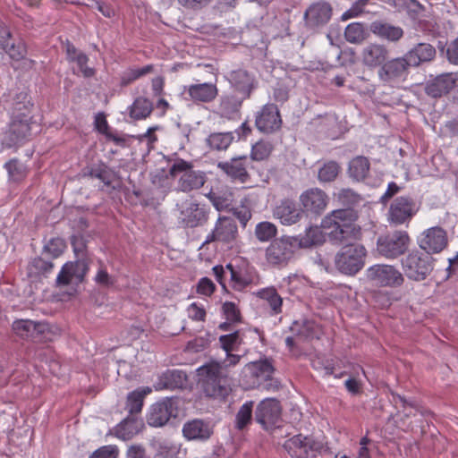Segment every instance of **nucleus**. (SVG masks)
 Wrapping results in <instances>:
<instances>
[{
    "label": "nucleus",
    "mask_w": 458,
    "mask_h": 458,
    "mask_svg": "<svg viewBox=\"0 0 458 458\" xmlns=\"http://www.w3.org/2000/svg\"><path fill=\"white\" fill-rule=\"evenodd\" d=\"M357 218L352 208L335 209L322 219L321 227L334 244L356 242L361 236L360 227L355 224Z\"/></svg>",
    "instance_id": "nucleus-1"
},
{
    "label": "nucleus",
    "mask_w": 458,
    "mask_h": 458,
    "mask_svg": "<svg viewBox=\"0 0 458 458\" xmlns=\"http://www.w3.org/2000/svg\"><path fill=\"white\" fill-rule=\"evenodd\" d=\"M197 375L199 385L208 397L225 399L232 391L229 376L216 366L204 364L197 369Z\"/></svg>",
    "instance_id": "nucleus-2"
},
{
    "label": "nucleus",
    "mask_w": 458,
    "mask_h": 458,
    "mask_svg": "<svg viewBox=\"0 0 458 458\" xmlns=\"http://www.w3.org/2000/svg\"><path fill=\"white\" fill-rule=\"evenodd\" d=\"M344 245L335 256V266L340 273L353 276L364 267L367 251L363 245L354 242Z\"/></svg>",
    "instance_id": "nucleus-3"
},
{
    "label": "nucleus",
    "mask_w": 458,
    "mask_h": 458,
    "mask_svg": "<svg viewBox=\"0 0 458 458\" xmlns=\"http://www.w3.org/2000/svg\"><path fill=\"white\" fill-rule=\"evenodd\" d=\"M191 162L182 158H176L169 168V174L174 178L180 175L177 182V190L182 192H190L201 188L206 182L205 173L193 170Z\"/></svg>",
    "instance_id": "nucleus-4"
},
{
    "label": "nucleus",
    "mask_w": 458,
    "mask_h": 458,
    "mask_svg": "<svg viewBox=\"0 0 458 458\" xmlns=\"http://www.w3.org/2000/svg\"><path fill=\"white\" fill-rule=\"evenodd\" d=\"M433 258L426 252L415 250L410 252L402 260L403 269L405 276L413 281H423L432 272Z\"/></svg>",
    "instance_id": "nucleus-5"
},
{
    "label": "nucleus",
    "mask_w": 458,
    "mask_h": 458,
    "mask_svg": "<svg viewBox=\"0 0 458 458\" xmlns=\"http://www.w3.org/2000/svg\"><path fill=\"white\" fill-rule=\"evenodd\" d=\"M410 242L406 231L396 230L377 238V250L385 258L394 259L407 250Z\"/></svg>",
    "instance_id": "nucleus-6"
},
{
    "label": "nucleus",
    "mask_w": 458,
    "mask_h": 458,
    "mask_svg": "<svg viewBox=\"0 0 458 458\" xmlns=\"http://www.w3.org/2000/svg\"><path fill=\"white\" fill-rule=\"evenodd\" d=\"M415 200L408 196L395 198L389 205L386 219L390 225H408L418 212Z\"/></svg>",
    "instance_id": "nucleus-7"
},
{
    "label": "nucleus",
    "mask_w": 458,
    "mask_h": 458,
    "mask_svg": "<svg viewBox=\"0 0 458 458\" xmlns=\"http://www.w3.org/2000/svg\"><path fill=\"white\" fill-rule=\"evenodd\" d=\"M284 448L293 458H310L320 453L324 445L312 437L299 434L287 439Z\"/></svg>",
    "instance_id": "nucleus-8"
},
{
    "label": "nucleus",
    "mask_w": 458,
    "mask_h": 458,
    "mask_svg": "<svg viewBox=\"0 0 458 458\" xmlns=\"http://www.w3.org/2000/svg\"><path fill=\"white\" fill-rule=\"evenodd\" d=\"M178 414V399L165 397L151 405L147 422L149 426L160 428L168 423L171 418Z\"/></svg>",
    "instance_id": "nucleus-9"
},
{
    "label": "nucleus",
    "mask_w": 458,
    "mask_h": 458,
    "mask_svg": "<svg viewBox=\"0 0 458 458\" xmlns=\"http://www.w3.org/2000/svg\"><path fill=\"white\" fill-rule=\"evenodd\" d=\"M297 245V238L283 236L276 239L266 250V258L272 265H284L293 256Z\"/></svg>",
    "instance_id": "nucleus-10"
},
{
    "label": "nucleus",
    "mask_w": 458,
    "mask_h": 458,
    "mask_svg": "<svg viewBox=\"0 0 458 458\" xmlns=\"http://www.w3.org/2000/svg\"><path fill=\"white\" fill-rule=\"evenodd\" d=\"M410 67L405 55L390 60L388 58L378 69L377 76L384 84L394 85L407 77Z\"/></svg>",
    "instance_id": "nucleus-11"
},
{
    "label": "nucleus",
    "mask_w": 458,
    "mask_h": 458,
    "mask_svg": "<svg viewBox=\"0 0 458 458\" xmlns=\"http://www.w3.org/2000/svg\"><path fill=\"white\" fill-rule=\"evenodd\" d=\"M245 370L250 375V385L253 387H262L269 390L274 386L273 374L275 371L272 360L265 358L252 361L245 366Z\"/></svg>",
    "instance_id": "nucleus-12"
},
{
    "label": "nucleus",
    "mask_w": 458,
    "mask_h": 458,
    "mask_svg": "<svg viewBox=\"0 0 458 458\" xmlns=\"http://www.w3.org/2000/svg\"><path fill=\"white\" fill-rule=\"evenodd\" d=\"M368 280L380 286L398 287L403 284L404 278L402 273L390 265L377 264L371 266L366 271Z\"/></svg>",
    "instance_id": "nucleus-13"
},
{
    "label": "nucleus",
    "mask_w": 458,
    "mask_h": 458,
    "mask_svg": "<svg viewBox=\"0 0 458 458\" xmlns=\"http://www.w3.org/2000/svg\"><path fill=\"white\" fill-rule=\"evenodd\" d=\"M333 8L330 3L319 0L312 3L304 13L305 26L316 30L325 26L331 19Z\"/></svg>",
    "instance_id": "nucleus-14"
},
{
    "label": "nucleus",
    "mask_w": 458,
    "mask_h": 458,
    "mask_svg": "<svg viewBox=\"0 0 458 458\" xmlns=\"http://www.w3.org/2000/svg\"><path fill=\"white\" fill-rule=\"evenodd\" d=\"M89 270L87 259H79L74 262L65 263L56 277L58 286L68 285L72 283L80 284Z\"/></svg>",
    "instance_id": "nucleus-15"
},
{
    "label": "nucleus",
    "mask_w": 458,
    "mask_h": 458,
    "mask_svg": "<svg viewBox=\"0 0 458 458\" xmlns=\"http://www.w3.org/2000/svg\"><path fill=\"white\" fill-rule=\"evenodd\" d=\"M329 201L327 194L318 188H310L300 195V202L303 214L321 215Z\"/></svg>",
    "instance_id": "nucleus-16"
},
{
    "label": "nucleus",
    "mask_w": 458,
    "mask_h": 458,
    "mask_svg": "<svg viewBox=\"0 0 458 458\" xmlns=\"http://www.w3.org/2000/svg\"><path fill=\"white\" fill-rule=\"evenodd\" d=\"M21 114L24 118H21L20 114H15L8 130L4 133L2 144L8 148L14 147L30 135V126L27 114Z\"/></svg>",
    "instance_id": "nucleus-17"
},
{
    "label": "nucleus",
    "mask_w": 458,
    "mask_h": 458,
    "mask_svg": "<svg viewBox=\"0 0 458 458\" xmlns=\"http://www.w3.org/2000/svg\"><path fill=\"white\" fill-rule=\"evenodd\" d=\"M280 416V403L272 398L261 401L255 411L256 421L266 429L274 427L279 421Z\"/></svg>",
    "instance_id": "nucleus-18"
},
{
    "label": "nucleus",
    "mask_w": 458,
    "mask_h": 458,
    "mask_svg": "<svg viewBox=\"0 0 458 458\" xmlns=\"http://www.w3.org/2000/svg\"><path fill=\"white\" fill-rule=\"evenodd\" d=\"M419 245L428 255L439 253L447 245L446 232L439 226L431 227L421 234Z\"/></svg>",
    "instance_id": "nucleus-19"
},
{
    "label": "nucleus",
    "mask_w": 458,
    "mask_h": 458,
    "mask_svg": "<svg viewBox=\"0 0 458 458\" xmlns=\"http://www.w3.org/2000/svg\"><path fill=\"white\" fill-rule=\"evenodd\" d=\"M256 126L259 131L272 133L278 131L282 125L279 110L275 104L265 105L256 115Z\"/></svg>",
    "instance_id": "nucleus-20"
},
{
    "label": "nucleus",
    "mask_w": 458,
    "mask_h": 458,
    "mask_svg": "<svg viewBox=\"0 0 458 458\" xmlns=\"http://www.w3.org/2000/svg\"><path fill=\"white\" fill-rule=\"evenodd\" d=\"M179 223L188 228L204 225L208 220V210L199 203L190 202L180 212Z\"/></svg>",
    "instance_id": "nucleus-21"
},
{
    "label": "nucleus",
    "mask_w": 458,
    "mask_h": 458,
    "mask_svg": "<svg viewBox=\"0 0 458 458\" xmlns=\"http://www.w3.org/2000/svg\"><path fill=\"white\" fill-rule=\"evenodd\" d=\"M390 50L380 43H369L365 46L360 53L361 62L368 68H380L389 58Z\"/></svg>",
    "instance_id": "nucleus-22"
},
{
    "label": "nucleus",
    "mask_w": 458,
    "mask_h": 458,
    "mask_svg": "<svg viewBox=\"0 0 458 458\" xmlns=\"http://www.w3.org/2000/svg\"><path fill=\"white\" fill-rule=\"evenodd\" d=\"M13 329L17 335L22 338L41 341L44 335L49 331V326L45 322L19 319L13 322Z\"/></svg>",
    "instance_id": "nucleus-23"
},
{
    "label": "nucleus",
    "mask_w": 458,
    "mask_h": 458,
    "mask_svg": "<svg viewBox=\"0 0 458 458\" xmlns=\"http://www.w3.org/2000/svg\"><path fill=\"white\" fill-rule=\"evenodd\" d=\"M458 77L456 73H442L433 80L428 81L425 85V92L428 96L437 98L450 92L454 87Z\"/></svg>",
    "instance_id": "nucleus-24"
},
{
    "label": "nucleus",
    "mask_w": 458,
    "mask_h": 458,
    "mask_svg": "<svg viewBox=\"0 0 458 458\" xmlns=\"http://www.w3.org/2000/svg\"><path fill=\"white\" fill-rule=\"evenodd\" d=\"M226 78L232 87L242 95L243 98L250 97L256 81L254 76L248 71L241 68L236 69L231 71Z\"/></svg>",
    "instance_id": "nucleus-25"
},
{
    "label": "nucleus",
    "mask_w": 458,
    "mask_h": 458,
    "mask_svg": "<svg viewBox=\"0 0 458 458\" xmlns=\"http://www.w3.org/2000/svg\"><path fill=\"white\" fill-rule=\"evenodd\" d=\"M274 216L284 225H293L301 220L303 211L290 199H284L274 209Z\"/></svg>",
    "instance_id": "nucleus-26"
},
{
    "label": "nucleus",
    "mask_w": 458,
    "mask_h": 458,
    "mask_svg": "<svg viewBox=\"0 0 458 458\" xmlns=\"http://www.w3.org/2000/svg\"><path fill=\"white\" fill-rule=\"evenodd\" d=\"M411 67H419L432 62L437 55L436 48L429 43H418L405 55Z\"/></svg>",
    "instance_id": "nucleus-27"
},
{
    "label": "nucleus",
    "mask_w": 458,
    "mask_h": 458,
    "mask_svg": "<svg viewBox=\"0 0 458 458\" xmlns=\"http://www.w3.org/2000/svg\"><path fill=\"white\" fill-rule=\"evenodd\" d=\"M190 99L194 103H210L218 94L217 87L213 83H198L184 87Z\"/></svg>",
    "instance_id": "nucleus-28"
},
{
    "label": "nucleus",
    "mask_w": 458,
    "mask_h": 458,
    "mask_svg": "<svg viewBox=\"0 0 458 458\" xmlns=\"http://www.w3.org/2000/svg\"><path fill=\"white\" fill-rule=\"evenodd\" d=\"M0 47L10 58L20 61L26 55V47L23 42L17 43L12 38L10 30L4 25H0Z\"/></svg>",
    "instance_id": "nucleus-29"
},
{
    "label": "nucleus",
    "mask_w": 458,
    "mask_h": 458,
    "mask_svg": "<svg viewBox=\"0 0 458 458\" xmlns=\"http://www.w3.org/2000/svg\"><path fill=\"white\" fill-rule=\"evenodd\" d=\"M182 434L189 440L205 441L213 434V428L209 422L195 419L183 425Z\"/></svg>",
    "instance_id": "nucleus-30"
},
{
    "label": "nucleus",
    "mask_w": 458,
    "mask_h": 458,
    "mask_svg": "<svg viewBox=\"0 0 458 458\" xmlns=\"http://www.w3.org/2000/svg\"><path fill=\"white\" fill-rule=\"evenodd\" d=\"M214 228L217 233L219 242L230 244L233 242L238 236L237 225L232 217L225 216H219Z\"/></svg>",
    "instance_id": "nucleus-31"
},
{
    "label": "nucleus",
    "mask_w": 458,
    "mask_h": 458,
    "mask_svg": "<svg viewBox=\"0 0 458 458\" xmlns=\"http://www.w3.org/2000/svg\"><path fill=\"white\" fill-rule=\"evenodd\" d=\"M246 157L232 158L227 162H219L217 166L232 179L246 182L249 174L246 169Z\"/></svg>",
    "instance_id": "nucleus-32"
},
{
    "label": "nucleus",
    "mask_w": 458,
    "mask_h": 458,
    "mask_svg": "<svg viewBox=\"0 0 458 458\" xmlns=\"http://www.w3.org/2000/svg\"><path fill=\"white\" fill-rule=\"evenodd\" d=\"M370 31L377 37L394 43L398 42L404 34L401 27L382 21H373Z\"/></svg>",
    "instance_id": "nucleus-33"
},
{
    "label": "nucleus",
    "mask_w": 458,
    "mask_h": 458,
    "mask_svg": "<svg viewBox=\"0 0 458 458\" xmlns=\"http://www.w3.org/2000/svg\"><path fill=\"white\" fill-rule=\"evenodd\" d=\"M187 380V375L179 369H167L158 377L155 385L157 390L175 389L183 386Z\"/></svg>",
    "instance_id": "nucleus-34"
},
{
    "label": "nucleus",
    "mask_w": 458,
    "mask_h": 458,
    "mask_svg": "<svg viewBox=\"0 0 458 458\" xmlns=\"http://www.w3.org/2000/svg\"><path fill=\"white\" fill-rule=\"evenodd\" d=\"M244 99L243 97L240 98L233 95L224 96L221 98L217 113L224 118L229 120L235 119L240 114Z\"/></svg>",
    "instance_id": "nucleus-35"
},
{
    "label": "nucleus",
    "mask_w": 458,
    "mask_h": 458,
    "mask_svg": "<svg viewBox=\"0 0 458 458\" xmlns=\"http://www.w3.org/2000/svg\"><path fill=\"white\" fill-rule=\"evenodd\" d=\"M226 269L230 275L233 288L235 290L241 291L256 283L257 276L254 273L242 269L237 270L232 264H227Z\"/></svg>",
    "instance_id": "nucleus-36"
},
{
    "label": "nucleus",
    "mask_w": 458,
    "mask_h": 458,
    "mask_svg": "<svg viewBox=\"0 0 458 458\" xmlns=\"http://www.w3.org/2000/svg\"><path fill=\"white\" fill-rule=\"evenodd\" d=\"M370 169V163L368 157L364 156H357L349 162L348 174L357 182L365 180Z\"/></svg>",
    "instance_id": "nucleus-37"
},
{
    "label": "nucleus",
    "mask_w": 458,
    "mask_h": 458,
    "mask_svg": "<svg viewBox=\"0 0 458 458\" xmlns=\"http://www.w3.org/2000/svg\"><path fill=\"white\" fill-rule=\"evenodd\" d=\"M207 198L218 211L230 210L233 201V195L228 189H212Z\"/></svg>",
    "instance_id": "nucleus-38"
},
{
    "label": "nucleus",
    "mask_w": 458,
    "mask_h": 458,
    "mask_svg": "<svg viewBox=\"0 0 458 458\" xmlns=\"http://www.w3.org/2000/svg\"><path fill=\"white\" fill-rule=\"evenodd\" d=\"M141 421L137 418L129 416L121 421L114 428V434L118 438L129 440L139 433Z\"/></svg>",
    "instance_id": "nucleus-39"
},
{
    "label": "nucleus",
    "mask_w": 458,
    "mask_h": 458,
    "mask_svg": "<svg viewBox=\"0 0 458 458\" xmlns=\"http://www.w3.org/2000/svg\"><path fill=\"white\" fill-rule=\"evenodd\" d=\"M151 393V388L141 387L131 392L127 396L125 409L133 417L142 410L144 398Z\"/></svg>",
    "instance_id": "nucleus-40"
},
{
    "label": "nucleus",
    "mask_w": 458,
    "mask_h": 458,
    "mask_svg": "<svg viewBox=\"0 0 458 458\" xmlns=\"http://www.w3.org/2000/svg\"><path fill=\"white\" fill-rule=\"evenodd\" d=\"M324 242L322 227L310 226L306 229L305 234L297 238V245L301 248H310Z\"/></svg>",
    "instance_id": "nucleus-41"
},
{
    "label": "nucleus",
    "mask_w": 458,
    "mask_h": 458,
    "mask_svg": "<svg viewBox=\"0 0 458 458\" xmlns=\"http://www.w3.org/2000/svg\"><path fill=\"white\" fill-rule=\"evenodd\" d=\"M153 111L152 102L146 98H137L130 109V116L136 120L145 119Z\"/></svg>",
    "instance_id": "nucleus-42"
},
{
    "label": "nucleus",
    "mask_w": 458,
    "mask_h": 458,
    "mask_svg": "<svg viewBox=\"0 0 458 458\" xmlns=\"http://www.w3.org/2000/svg\"><path fill=\"white\" fill-rule=\"evenodd\" d=\"M255 294L259 298L267 301L275 314H278L282 311L283 299L277 293L275 287L263 288L258 291Z\"/></svg>",
    "instance_id": "nucleus-43"
},
{
    "label": "nucleus",
    "mask_w": 458,
    "mask_h": 458,
    "mask_svg": "<svg viewBox=\"0 0 458 458\" xmlns=\"http://www.w3.org/2000/svg\"><path fill=\"white\" fill-rule=\"evenodd\" d=\"M232 132H214L207 139L208 145L215 150L226 149L233 140Z\"/></svg>",
    "instance_id": "nucleus-44"
},
{
    "label": "nucleus",
    "mask_w": 458,
    "mask_h": 458,
    "mask_svg": "<svg viewBox=\"0 0 458 458\" xmlns=\"http://www.w3.org/2000/svg\"><path fill=\"white\" fill-rule=\"evenodd\" d=\"M253 401L243 403L235 415V428L238 430L244 429L252 420Z\"/></svg>",
    "instance_id": "nucleus-45"
},
{
    "label": "nucleus",
    "mask_w": 458,
    "mask_h": 458,
    "mask_svg": "<svg viewBox=\"0 0 458 458\" xmlns=\"http://www.w3.org/2000/svg\"><path fill=\"white\" fill-rule=\"evenodd\" d=\"M341 171V166L335 161L325 163L318 170V179L321 182H331L336 179Z\"/></svg>",
    "instance_id": "nucleus-46"
},
{
    "label": "nucleus",
    "mask_w": 458,
    "mask_h": 458,
    "mask_svg": "<svg viewBox=\"0 0 458 458\" xmlns=\"http://www.w3.org/2000/svg\"><path fill=\"white\" fill-rule=\"evenodd\" d=\"M150 446L156 452V456L159 458H173L177 453L175 446L162 439H152Z\"/></svg>",
    "instance_id": "nucleus-47"
},
{
    "label": "nucleus",
    "mask_w": 458,
    "mask_h": 458,
    "mask_svg": "<svg viewBox=\"0 0 458 458\" xmlns=\"http://www.w3.org/2000/svg\"><path fill=\"white\" fill-rule=\"evenodd\" d=\"M91 178L100 180L105 185H111L115 177V173L104 164L92 167L89 173Z\"/></svg>",
    "instance_id": "nucleus-48"
},
{
    "label": "nucleus",
    "mask_w": 458,
    "mask_h": 458,
    "mask_svg": "<svg viewBox=\"0 0 458 458\" xmlns=\"http://www.w3.org/2000/svg\"><path fill=\"white\" fill-rule=\"evenodd\" d=\"M345 39L352 44H360L365 39V30L361 23L349 24L344 30Z\"/></svg>",
    "instance_id": "nucleus-49"
},
{
    "label": "nucleus",
    "mask_w": 458,
    "mask_h": 458,
    "mask_svg": "<svg viewBox=\"0 0 458 458\" xmlns=\"http://www.w3.org/2000/svg\"><path fill=\"white\" fill-rule=\"evenodd\" d=\"M53 268V262L51 260L46 259L44 257L35 258L29 265V272L30 275L47 276L52 271Z\"/></svg>",
    "instance_id": "nucleus-50"
},
{
    "label": "nucleus",
    "mask_w": 458,
    "mask_h": 458,
    "mask_svg": "<svg viewBox=\"0 0 458 458\" xmlns=\"http://www.w3.org/2000/svg\"><path fill=\"white\" fill-rule=\"evenodd\" d=\"M154 70V66L152 64H148L146 66H143L141 68L137 69H130L123 72V74L121 77V84L123 86H127L131 84L135 80L147 75L150 72H152Z\"/></svg>",
    "instance_id": "nucleus-51"
},
{
    "label": "nucleus",
    "mask_w": 458,
    "mask_h": 458,
    "mask_svg": "<svg viewBox=\"0 0 458 458\" xmlns=\"http://www.w3.org/2000/svg\"><path fill=\"white\" fill-rule=\"evenodd\" d=\"M276 226L270 222H261L256 225L255 234L260 242H267L276 235Z\"/></svg>",
    "instance_id": "nucleus-52"
},
{
    "label": "nucleus",
    "mask_w": 458,
    "mask_h": 458,
    "mask_svg": "<svg viewBox=\"0 0 458 458\" xmlns=\"http://www.w3.org/2000/svg\"><path fill=\"white\" fill-rule=\"evenodd\" d=\"M338 201L344 206H347V208H352V206L358 205L361 201V197L356 191L352 189H341L336 193Z\"/></svg>",
    "instance_id": "nucleus-53"
},
{
    "label": "nucleus",
    "mask_w": 458,
    "mask_h": 458,
    "mask_svg": "<svg viewBox=\"0 0 458 458\" xmlns=\"http://www.w3.org/2000/svg\"><path fill=\"white\" fill-rule=\"evenodd\" d=\"M4 168L8 172L9 178L13 181H20L26 175V168L17 158L6 162Z\"/></svg>",
    "instance_id": "nucleus-54"
},
{
    "label": "nucleus",
    "mask_w": 458,
    "mask_h": 458,
    "mask_svg": "<svg viewBox=\"0 0 458 458\" xmlns=\"http://www.w3.org/2000/svg\"><path fill=\"white\" fill-rule=\"evenodd\" d=\"M221 347L226 353L236 350L242 344V338L239 331H234L228 335H224L219 337Z\"/></svg>",
    "instance_id": "nucleus-55"
},
{
    "label": "nucleus",
    "mask_w": 458,
    "mask_h": 458,
    "mask_svg": "<svg viewBox=\"0 0 458 458\" xmlns=\"http://www.w3.org/2000/svg\"><path fill=\"white\" fill-rule=\"evenodd\" d=\"M64 242L60 238H54L44 246L43 255L51 259H56L64 252Z\"/></svg>",
    "instance_id": "nucleus-56"
},
{
    "label": "nucleus",
    "mask_w": 458,
    "mask_h": 458,
    "mask_svg": "<svg viewBox=\"0 0 458 458\" xmlns=\"http://www.w3.org/2000/svg\"><path fill=\"white\" fill-rule=\"evenodd\" d=\"M272 149L273 146L270 142L259 140L252 146L251 158L257 161L264 160L269 157Z\"/></svg>",
    "instance_id": "nucleus-57"
},
{
    "label": "nucleus",
    "mask_w": 458,
    "mask_h": 458,
    "mask_svg": "<svg viewBox=\"0 0 458 458\" xmlns=\"http://www.w3.org/2000/svg\"><path fill=\"white\" fill-rule=\"evenodd\" d=\"M242 359V356L238 354L226 353V358L221 361L209 362L212 366L219 368V371H223L228 375V370L231 367L236 366Z\"/></svg>",
    "instance_id": "nucleus-58"
},
{
    "label": "nucleus",
    "mask_w": 458,
    "mask_h": 458,
    "mask_svg": "<svg viewBox=\"0 0 458 458\" xmlns=\"http://www.w3.org/2000/svg\"><path fill=\"white\" fill-rule=\"evenodd\" d=\"M368 3L369 0H356L352 4L351 8L343 13L342 19L344 21H346L348 19L357 17L360 14L363 13Z\"/></svg>",
    "instance_id": "nucleus-59"
},
{
    "label": "nucleus",
    "mask_w": 458,
    "mask_h": 458,
    "mask_svg": "<svg viewBox=\"0 0 458 458\" xmlns=\"http://www.w3.org/2000/svg\"><path fill=\"white\" fill-rule=\"evenodd\" d=\"M18 98L21 99V101L15 102L13 104V118H14L15 114H20L21 118H24L21 113L27 114V119L30 120V101H26L27 95L26 94H20L18 96Z\"/></svg>",
    "instance_id": "nucleus-60"
},
{
    "label": "nucleus",
    "mask_w": 458,
    "mask_h": 458,
    "mask_svg": "<svg viewBox=\"0 0 458 458\" xmlns=\"http://www.w3.org/2000/svg\"><path fill=\"white\" fill-rule=\"evenodd\" d=\"M223 312L230 322H238L241 319L240 310L233 302L226 301L223 304Z\"/></svg>",
    "instance_id": "nucleus-61"
},
{
    "label": "nucleus",
    "mask_w": 458,
    "mask_h": 458,
    "mask_svg": "<svg viewBox=\"0 0 458 458\" xmlns=\"http://www.w3.org/2000/svg\"><path fill=\"white\" fill-rule=\"evenodd\" d=\"M72 245L77 259H86V242L82 236L73 235L72 237Z\"/></svg>",
    "instance_id": "nucleus-62"
},
{
    "label": "nucleus",
    "mask_w": 458,
    "mask_h": 458,
    "mask_svg": "<svg viewBox=\"0 0 458 458\" xmlns=\"http://www.w3.org/2000/svg\"><path fill=\"white\" fill-rule=\"evenodd\" d=\"M118 449L114 445H105L96 450L89 458H117Z\"/></svg>",
    "instance_id": "nucleus-63"
},
{
    "label": "nucleus",
    "mask_w": 458,
    "mask_h": 458,
    "mask_svg": "<svg viewBox=\"0 0 458 458\" xmlns=\"http://www.w3.org/2000/svg\"><path fill=\"white\" fill-rule=\"evenodd\" d=\"M446 57L451 64H458V37L447 45Z\"/></svg>",
    "instance_id": "nucleus-64"
}]
</instances>
